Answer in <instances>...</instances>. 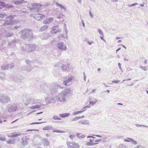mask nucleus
Masks as SVG:
<instances>
[{
	"label": "nucleus",
	"mask_w": 148,
	"mask_h": 148,
	"mask_svg": "<svg viewBox=\"0 0 148 148\" xmlns=\"http://www.w3.org/2000/svg\"><path fill=\"white\" fill-rule=\"evenodd\" d=\"M90 106H86L85 107H84L83 108V110H86V108H90Z\"/></svg>",
	"instance_id": "obj_60"
},
{
	"label": "nucleus",
	"mask_w": 148,
	"mask_h": 148,
	"mask_svg": "<svg viewBox=\"0 0 148 148\" xmlns=\"http://www.w3.org/2000/svg\"><path fill=\"white\" fill-rule=\"evenodd\" d=\"M98 32L100 34L103 36H104V35L103 33L102 30L100 29H98Z\"/></svg>",
	"instance_id": "obj_42"
},
{
	"label": "nucleus",
	"mask_w": 148,
	"mask_h": 148,
	"mask_svg": "<svg viewBox=\"0 0 148 148\" xmlns=\"http://www.w3.org/2000/svg\"><path fill=\"white\" fill-rule=\"evenodd\" d=\"M29 46L28 45H24L21 47V50L22 51H25L26 52H29Z\"/></svg>",
	"instance_id": "obj_20"
},
{
	"label": "nucleus",
	"mask_w": 148,
	"mask_h": 148,
	"mask_svg": "<svg viewBox=\"0 0 148 148\" xmlns=\"http://www.w3.org/2000/svg\"><path fill=\"white\" fill-rule=\"evenodd\" d=\"M132 140V139L131 138H127L124 140V141L126 142H131Z\"/></svg>",
	"instance_id": "obj_46"
},
{
	"label": "nucleus",
	"mask_w": 148,
	"mask_h": 148,
	"mask_svg": "<svg viewBox=\"0 0 148 148\" xmlns=\"http://www.w3.org/2000/svg\"><path fill=\"white\" fill-rule=\"evenodd\" d=\"M89 13H90V16L92 18H93V16L92 14L91 13V12L90 10L89 11Z\"/></svg>",
	"instance_id": "obj_62"
},
{
	"label": "nucleus",
	"mask_w": 148,
	"mask_h": 148,
	"mask_svg": "<svg viewBox=\"0 0 148 148\" xmlns=\"http://www.w3.org/2000/svg\"><path fill=\"white\" fill-rule=\"evenodd\" d=\"M25 62L26 64H29H29L31 66H32V64H35V63H34V62L32 61H31L28 60H25Z\"/></svg>",
	"instance_id": "obj_34"
},
{
	"label": "nucleus",
	"mask_w": 148,
	"mask_h": 148,
	"mask_svg": "<svg viewBox=\"0 0 148 148\" xmlns=\"http://www.w3.org/2000/svg\"><path fill=\"white\" fill-rule=\"evenodd\" d=\"M132 143L134 145H136L137 144V142L134 140L133 139H132V140L131 141Z\"/></svg>",
	"instance_id": "obj_53"
},
{
	"label": "nucleus",
	"mask_w": 148,
	"mask_h": 148,
	"mask_svg": "<svg viewBox=\"0 0 148 148\" xmlns=\"http://www.w3.org/2000/svg\"><path fill=\"white\" fill-rule=\"evenodd\" d=\"M119 82H120V80H114V81H112V82H114V83H118Z\"/></svg>",
	"instance_id": "obj_59"
},
{
	"label": "nucleus",
	"mask_w": 148,
	"mask_h": 148,
	"mask_svg": "<svg viewBox=\"0 0 148 148\" xmlns=\"http://www.w3.org/2000/svg\"><path fill=\"white\" fill-rule=\"evenodd\" d=\"M19 105L16 103L9 104L6 107V110L10 113L18 111L19 109Z\"/></svg>",
	"instance_id": "obj_5"
},
{
	"label": "nucleus",
	"mask_w": 148,
	"mask_h": 148,
	"mask_svg": "<svg viewBox=\"0 0 148 148\" xmlns=\"http://www.w3.org/2000/svg\"><path fill=\"white\" fill-rule=\"evenodd\" d=\"M33 17L37 20L40 21L44 18L45 16L42 14H37L33 16Z\"/></svg>",
	"instance_id": "obj_16"
},
{
	"label": "nucleus",
	"mask_w": 148,
	"mask_h": 148,
	"mask_svg": "<svg viewBox=\"0 0 148 148\" xmlns=\"http://www.w3.org/2000/svg\"><path fill=\"white\" fill-rule=\"evenodd\" d=\"M11 101L10 97L5 94H2L0 95V103H7Z\"/></svg>",
	"instance_id": "obj_8"
},
{
	"label": "nucleus",
	"mask_w": 148,
	"mask_h": 148,
	"mask_svg": "<svg viewBox=\"0 0 148 148\" xmlns=\"http://www.w3.org/2000/svg\"><path fill=\"white\" fill-rule=\"evenodd\" d=\"M21 133L19 132L15 133H13V134L11 135H10L8 136L12 138L16 137L18 136H19L21 135Z\"/></svg>",
	"instance_id": "obj_26"
},
{
	"label": "nucleus",
	"mask_w": 148,
	"mask_h": 148,
	"mask_svg": "<svg viewBox=\"0 0 148 148\" xmlns=\"http://www.w3.org/2000/svg\"><path fill=\"white\" fill-rule=\"evenodd\" d=\"M85 110H83L81 111L75 112L73 113V115H75L77 114L81 113L83 112H84L85 111Z\"/></svg>",
	"instance_id": "obj_31"
},
{
	"label": "nucleus",
	"mask_w": 148,
	"mask_h": 148,
	"mask_svg": "<svg viewBox=\"0 0 148 148\" xmlns=\"http://www.w3.org/2000/svg\"><path fill=\"white\" fill-rule=\"evenodd\" d=\"M21 37L23 39L29 40L34 37L33 34L31 29H22L20 31Z\"/></svg>",
	"instance_id": "obj_2"
},
{
	"label": "nucleus",
	"mask_w": 148,
	"mask_h": 148,
	"mask_svg": "<svg viewBox=\"0 0 148 148\" xmlns=\"http://www.w3.org/2000/svg\"><path fill=\"white\" fill-rule=\"evenodd\" d=\"M97 144V143H91L90 142H87L86 143V145L87 146H92L94 145H95Z\"/></svg>",
	"instance_id": "obj_36"
},
{
	"label": "nucleus",
	"mask_w": 148,
	"mask_h": 148,
	"mask_svg": "<svg viewBox=\"0 0 148 148\" xmlns=\"http://www.w3.org/2000/svg\"><path fill=\"white\" fill-rule=\"evenodd\" d=\"M53 19V18H49L44 20L43 21L42 23L43 24H48L52 22Z\"/></svg>",
	"instance_id": "obj_19"
},
{
	"label": "nucleus",
	"mask_w": 148,
	"mask_h": 148,
	"mask_svg": "<svg viewBox=\"0 0 148 148\" xmlns=\"http://www.w3.org/2000/svg\"><path fill=\"white\" fill-rule=\"evenodd\" d=\"M6 121V120H3L2 119L0 118V124L3 122H5Z\"/></svg>",
	"instance_id": "obj_54"
},
{
	"label": "nucleus",
	"mask_w": 148,
	"mask_h": 148,
	"mask_svg": "<svg viewBox=\"0 0 148 148\" xmlns=\"http://www.w3.org/2000/svg\"><path fill=\"white\" fill-rule=\"evenodd\" d=\"M87 138H91V139H89V141L91 142H93V141L95 140V137H94L92 136H87Z\"/></svg>",
	"instance_id": "obj_32"
},
{
	"label": "nucleus",
	"mask_w": 148,
	"mask_h": 148,
	"mask_svg": "<svg viewBox=\"0 0 148 148\" xmlns=\"http://www.w3.org/2000/svg\"><path fill=\"white\" fill-rule=\"evenodd\" d=\"M0 35L1 37L4 36L8 38L13 36L14 34L13 33L8 32L4 29L2 28L0 30Z\"/></svg>",
	"instance_id": "obj_9"
},
{
	"label": "nucleus",
	"mask_w": 148,
	"mask_h": 148,
	"mask_svg": "<svg viewBox=\"0 0 148 148\" xmlns=\"http://www.w3.org/2000/svg\"><path fill=\"white\" fill-rule=\"evenodd\" d=\"M140 68L144 71H146L147 70V66H141Z\"/></svg>",
	"instance_id": "obj_45"
},
{
	"label": "nucleus",
	"mask_w": 148,
	"mask_h": 148,
	"mask_svg": "<svg viewBox=\"0 0 148 148\" xmlns=\"http://www.w3.org/2000/svg\"><path fill=\"white\" fill-rule=\"evenodd\" d=\"M45 100L46 102L48 103H54L58 101H60V100L58 95L53 97H51V98L47 97L45 99Z\"/></svg>",
	"instance_id": "obj_10"
},
{
	"label": "nucleus",
	"mask_w": 148,
	"mask_h": 148,
	"mask_svg": "<svg viewBox=\"0 0 148 148\" xmlns=\"http://www.w3.org/2000/svg\"><path fill=\"white\" fill-rule=\"evenodd\" d=\"M1 69L2 70H5L8 69V64L6 65H3L1 66Z\"/></svg>",
	"instance_id": "obj_35"
},
{
	"label": "nucleus",
	"mask_w": 148,
	"mask_h": 148,
	"mask_svg": "<svg viewBox=\"0 0 148 148\" xmlns=\"http://www.w3.org/2000/svg\"><path fill=\"white\" fill-rule=\"evenodd\" d=\"M70 114L69 113H66L62 114H59V116L60 117L64 118L70 115Z\"/></svg>",
	"instance_id": "obj_24"
},
{
	"label": "nucleus",
	"mask_w": 148,
	"mask_h": 148,
	"mask_svg": "<svg viewBox=\"0 0 148 148\" xmlns=\"http://www.w3.org/2000/svg\"><path fill=\"white\" fill-rule=\"evenodd\" d=\"M22 142L20 146V148H24L23 146L24 147L28 143V141L25 137H23L21 139Z\"/></svg>",
	"instance_id": "obj_14"
},
{
	"label": "nucleus",
	"mask_w": 148,
	"mask_h": 148,
	"mask_svg": "<svg viewBox=\"0 0 148 148\" xmlns=\"http://www.w3.org/2000/svg\"><path fill=\"white\" fill-rule=\"evenodd\" d=\"M52 129V127L51 125L47 126L43 128V130H51Z\"/></svg>",
	"instance_id": "obj_37"
},
{
	"label": "nucleus",
	"mask_w": 148,
	"mask_h": 148,
	"mask_svg": "<svg viewBox=\"0 0 148 148\" xmlns=\"http://www.w3.org/2000/svg\"><path fill=\"white\" fill-rule=\"evenodd\" d=\"M102 140L101 139H99V140H95V143H97V144L99 142H101Z\"/></svg>",
	"instance_id": "obj_56"
},
{
	"label": "nucleus",
	"mask_w": 148,
	"mask_h": 148,
	"mask_svg": "<svg viewBox=\"0 0 148 148\" xmlns=\"http://www.w3.org/2000/svg\"><path fill=\"white\" fill-rule=\"evenodd\" d=\"M73 77H69L67 80H65L63 81V84L65 86H66L68 83L72 81V79H73Z\"/></svg>",
	"instance_id": "obj_23"
},
{
	"label": "nucleus",
	"mask_w": 148,
	"mask_h": 148,
	"mask_svg": "<svg viewBox=\"0 0 148 148\" xmlns=\"http://www.w3.org/2000/svg\"><path fill=\"white\" fill-rule=\"evenodd\" d=\"M48 25H45L42 26L39 29V31L40 32H43L47 30L48 27Z\"/></svg>",
	"instance_id": "obj_22"
},
{
	"label": "nucleus",
	"mask_w": 148,
	"mask_h": 148,
	"mask_svg": "<svg viewBox=\"0 0 148 148\" xmlns=\"http://www.w3.org/2000/svg\"><path fill=\"white\" fill-rule=\"evenodd\" d=\"M135 125L137 127H148L146 125H139L138 124H135Z\"/></svg>",
	"instance_id": "obj_41"
},
{
	"label": "nucleus",
	"mask_w": 148,
	"mask_h": 148,
	"mask_svg": "<svg viewBox=\"0 0 148 148\" xmlns=\"http://www.w3.org/2000/svg\"><path fill=\"white\" fill-rule=\"evenodd\" d=\"M15 140L14 139H10L6 141V143L9 144H15Z\"/></svg>",
	"instance_id": "obj_29"
},
{
	"label": "nucleus",
	"mask_w": 148,
	"mask_h": 148,
	"mask_svg": "<svg viewBox=\"0 0 148 148\" xmlns=\"http://www.w3.org/2000/svg\"><path fill=\"white\" fill-rule=\"evenodd\" d=\"M22 79V78L21 77H16L14 78V81L17 82H21Z\"/></svg>",
	"instance_id": "obj_28"
},
{
	"label": "nucleus",
	"mask_w": 148,
	"mask_h": 148,
	"mask_svg": "<svg viewBox=\"0 0 148 148\" xmlns=\"http://www.w3.org/2000/svg\"><path fill=\"white\" fill-rule=\"evenodd\" d=\"M7 6L8 8H12L13 7V5H11V4H8L7 5Z\"/></svg>",
	"instance_id": "obj_61"
},
{
	"label": "nucleus",
	"mask_w": 148,
	"mask_h": 148,
	"mask_svg": "<svg viewBox=\"0 0 148 148\" xmlns=\"http://www.w3.org/2000/svg\"><path fill=\"white\" fill-rule=\"evenodd\" d=\"M14 64L13 63H12L10 64H8V69H11L14 67Z\"/></svg>",
	"instance_id": "obj_39"
},
{
	"label": "nucleus",
	"mask_w": 148,
	"mask_h": 148,
	"mask_svg": "<svg viewBox=\"0 0 148 148\" xmlns=\"http://www.w3.org/2000/svg\"><path fill=\"white\" fill-rule=\"evenodd\" d=\"M57 47L59 50L61 51L66 50L67 49L66 45L63 42H59Z\"/></svg>",
	"instance_id": "obj_12"
},
{
	"label": "nucleus",
	"mask_w": 148,
	"mask_h": 148,
	"mask_svg": "<svg viewBox=\"0 0 148 148\" xmlns=\"http://www.w3.org/2000/svg\"><path fill=\"white\" fill-rule=\"evenodd\" d=\"M51 43L53 45H56L57 46V45L59 42L57 40L54 39L51 41Z\"/></svg>",
	"instance_id": "obj_30"
},
{
	"label": "nucleus",
	"mask_w": 148,
	"mask_h": 148,
	"mask_svg": "<svg viewBox=\"0 0 148 148\" xmlns=\"http://www.w3.org/2000/svg\"><path fill=\"white\" fill-rule=\"evenodd\" d=\"M97 101V100L96 99H95L94 101H90L89 102L90 104L94 105L95 104Z\"/></svg>",
	"instance_id": "obj_38"
},
{
	"label": "nucleus",
	"mask_w": 148,
	"mask_h": 148,
	"mask_svg": "<svg viewBox=\"0 0 148 148\" xmlns=\"http://www.w3.org/2000/svg\"><path fill=\"white\" fill-rule=\"evenodd\" d=\"M60 30L58 28V27L56 26L53 27L51 30V32L52 34H56L58 32H60Z\"/></svg>",
	"instance_id": "obj_17"
},
{
	"label": "nucleus",
	"mask_w": 148,
	"mask_h": 148,
	"mask_svg": "<svg viewBox=\"0 0 148 148\" xmlns=\"http://www.w3.org/2000/svg\"><path fill=\"white\" fill-rule=\"evenodd\" d=\"M86 42L88 45H91L92 43H94V42L93 41L90 42L88 40H86Z\"/></svg>",
	"instance_id": "obj_52"
},
{
	"label": "nucleus",
	"mask_w": 148,
	"mask_h": 148,
	"mask_svg": "<svg viewBox=\"0 0 148 148\" xmlns=\"http://www.w3.org/2000/svg\"><path fill=\"white\" fill-rule=\"evenodd\" d=\"M53 132H56L59 133H64L65 132L64 131H60V130H53Z\"/></svg>",
	"instance_id": "obj_47"
},
{
	"label": "nucleus",
	"mask_w": 148,
	"mask_h": 148,
	"mask_svg": "<svg viewBox=\"0 0 148 148\" xmlns=\"http://www.w3.org/2000/svg\"><path fill=\"white\" fill-rule=\"evenodd\" d=\"M118 66L120 69V70L121 71L123 72V71L122 69V68H121V64L120 63H118Z\"/></svg>",
	"instance_id": "obj_51"
},
{
	"label": "nucleus",
	"mask_w": 148,
	"mask_h": 148,
	"mask_svg": "<svg viewBox=\"0 0 148 148\" xmlns=\"http://www.w3.org/2000/svg\"><path fill=\"white\" fill-rule=\"evenodd\" d=\"M79 119V118L78 117H75L74 118L72 119H71V121H76Z\"/></svg>",
	"instance_id": "obj_50"
},
{
	"label": "nucleus",
	"mask_w": 148,
	"mask_h": 148,
	"mask_svg": "<svg viewBox=\"0 0 148 148\" xmlns=\"http://www.w3.org/2000/svg\"><path fill=\"white\" fill-rule=\"evenodd\" d=\"M45 89L44 90V92L47 95H49L50 93L51 95H53L55 92H56L58 87H60L61 88H62L60 87L59 85H52L50 87L49 89H48V87L46 86H44Z\"/></svg>",
	"instance_id": "obj_4"
},
{
	"label": "nucleus",
	"mask_w": 148,
	"mask_h": 148,
	"mask_svg": "<svg viewBox=\"0 0 148 148\" xmlns=\"http://www.w3.org/2000/svg\"><path fill=\"white\" fill-rule=\"evenodd\" d=\"M66 144L68 145V148H79V145L74 142L72 141L70 142L67 141Z\"/></svg>",
	"instance_id": "obj_11"
},
{
	"label": "nucleus",
	"mask_w": 148,
	"mask_h": 148,
	"mask_svg": "<svg viewBox=\"0 0 148 148\" xmlns=\"http://www.w3.org/2000/svg\"><path fill=\"white\" fill-rule=\"evenodd\" d=\"M37 140V142L36 143V145H38L40 144V141L42 142L43 144L46 146H49V143L47 139H44L43 138H41L39 136H37L35 138L34 141Z\"/></svg>",
	"instance_id": "obj_7"
},
{
	"label": "nucleus",
	"mask_w": 148,
	"mask_h": 148,
	"mask_svg": "<svg viewBox=\"0 0 148 148\" xmlns=\"http://www.w3.org/2000/svg\"><path fill=\"white\" fill-rule=\"evenodd\" d=\"M6 140V139L5 138H2L0 137V140L3 141H5Z\"/></svg>",
	"instance_id": "obj_55"
},
{
	"label": "nucleus",
	"mask_w": 148,
	"mask_h": 148,
	"mask_svg": "<svg viewBox=\"0 0 148 148\" xmlns=\"http://www.w3.org/2000/svg\"><path fill=\"white\" fill-rule=\"evenodd\" d=\"M118 148H128L127 147L125 146V145H120Z\"/></svg>",
	"instance_id": "obj_48"
},
{
	"label": "nucleus",
	"mask_w": 148,
	"mask_h": 148,
	"mask_svg": "<svg viewBox=\"0 0 148 148\" xmlns=\"http://www.w3.org/2000/svg\"><path fill=\"white\" fill-rule=\"evenodd\" d=\"M81 134H77V137L80 139H82L85 137V135H80Z\"/></svg>",
	"instance_id": "obj_33"
},
{
	"label": "nucleus",
	"mask_w": 148,
	"mask_h": 148,
	"mask_svg": "<svg viewBox=\"0 0 148 148\" xmlns=\"http://www.w3.org/2000/svg\"><path fill=\"white\" fill-rule=\"evenodd\" d=\"M79 124H81L84 125H89V122L87 120H84L79 121L78 122Z\"/></svg>",
	"instance_id": "obj_25"
},
{
	"label": "nucleus",
	"mask_w": 148,
	"mask_h": 148,
	"mask_svg": "<svg viewBox=\"0 0 148 148\" xmlns=\"http://www.w3.org/2000/svg\"><path fill=\"white\" fill-rule=\"evenodd\" d=\"M71 91L70 88H67L63 90L58 94V95L60 102H63L65 101L66 98L70 94Z\"/></svg>",
	"instance_id": "obj_3"
},
{
	"label": "nucleus",
	"mask_w": 148,
	"mask_h": 148,
	"mask_svg": "<svg viewBox=\"0 0 148 148\" xmlns=\"http://www.w3.org/2000/svg\"><path fill=\"white\" fill-rule=\"evenodd\" d=\"M29 47V52H32L34 51L36 49V46L35 45L33 44H28Z\"/></svg>",
	"instance_id": "obj_21"
},
{
	"label": "nucleus",
	"mask_w": 148,
	"mask_h": 148,
	"mask_svg": "<svg viewBox=\"0 0 148 148\" xmlns=\"http://www.w3.org/2000/svg\"><path fill=\"white\" fill-rule=\"evenodd\" d=\"M27 3V6L28 8H29V10L32 11L33 12H38L42 7V5H39L38 4L34 3L32 4V8H30V6L29 4V2H28Z\"/></svg>",
	"instance_id": "obj_6"
},
{
	"label": "nucleus",
	"mask_w": 148,
	"mask_h": 148,
	"mask_svg": "<svg viewBox=\"0 0 148 148\" xmlns=\"http://www.w3.org/2000/svg\"><path fill=\"white\" fill-rule=\"evenodd\" d=\"M76 135L74 134H71L69 136V137L72 140H73L75 137Z\"/></svg>",
	"instance_id": "obj_44"
},
{
	"label": "nucleus",
	"mask_w": 148,
	"mask_h": 148,
	"mask_svg": "<svg viewBox=\"0 0 148 148\" xmlns=\"http://www.w3.org/2000/svg\"><path fill=\"white\" fill-rule=\"evenodd\" d=\"M40 37L43 40H47L51 37L50 34L47 33H44L40 35Z\"/></svg>",
	"instance_id": "obj_15"
},
{
	"label": "nucleus",
	"mask_w": 148,
	"mask_h": 148,
	"mask_svg": "<svg viewBox=\"0 0 148 148\" xmlns=\"http://www.w3.org/2000/svg\"><path fill=\"white\" fill-rule=\"evenodd\" d=\"M134 148H145L143 146H137L136 147H135Z\"/></svg>",
	"instance_id": "obj_57"
},
{
	"label": "nucleus",
	"mask_w": 148,
	"mask_h": 148,
	"mask_svg": "<svg viewBox=\"0 0 148 148\" xmlns=\"http://www.w3.org/2000/svg\"><path fill=\"white\" fill-rule=\"evenodd\" d=\"M56 5L57 6L59 7L61 9H63L65 10H66V8L62 5L59 4L58 2H56Z\"/></svg>",
	"instance_id": "obj_27"
},
{
	"label": "nucleus",
	"mask_w": 148,
	"mask_h": 148,
	"mask_svg": "<svg viewBox=\"0 0 148 148\" xmlns=\"http://www.w3.org/2000/svg\"><path fill=\"white\" fill-rule=\"evenodd\" d=\"M53 119L55 120H61V119L58 117L57 116H54L53 117Z\"/></svg>",
	"instance_id": "obj_49"
},
{
	"label": "nucleus",
	"mask_w": 148,
	"mask_h": 148,
	"mask_svg": "<svg viewBox=\"0 0 148 148\" xmlns=\"http://www.w3.org/2000/svg\"><path fill=\"white\" fill-rule=\"evenodd\" d=\"M138 4V3H134L133 4H131L130 6H131V7H132V6H134L137 5Z\"/></svg>",
	"instance_id": "obj_58"
},
{
	"label": "nucleus",
	"mask_w": 148,
	"mask_h": 148,
	"mask_svg": "<svg viewBox=\"0 0 148 148\" xmlns=\"http://www.w3.org/2000/svg\"><path fill=\"white\" fill-rule=\"evenodd\" d=\"M24 103L27 106L29 104H31L32 106L29 107V108L32 109H40L41 106V104L39 102V100L35 99L34 98L27 99L26 97H24L23 99Z\"/></svg>",
	"instance_id": "obj_1"
},
{
	"label": "nucleus",
	"mask_w": 148,
	"mask_h": 148,
	"mask_svg": "<svg viewBox=\"0 0 148 148\" xmlns=\"http://www.w3.org/2000/svg\"><path fill=\"white\" fill-rule=\"evenodd\" d=\"M14 16L11 15L6 17L7 19H10L9 20L6 21L4 25L5 26V25H12V24H13L14 21L13 18Z\"/></svg>",
	"instance_id": "obj_13"
},
{
	"label": "nucleus",
	"mask_w": 148,
	"mask_h": 148,
	"mask_svg": "<svg viewBox=\"0 0 148 148\" xmlns=\"http://www.w3.org/2000/svg\"><path fill=\"white\" fill-rule=\"evenodd\" d=\"M61 68L63 70L65 71L67 69V66L66 65L62 64L61 66Z\"/></svg>",
	"instance_id": "obj_43"
},
{
	"label": "nucleus",
	"mask_w": 148,
	"mask_h": 148,
	"mask_svg": "<svg viewBox=\"0 0 148 148\" xmlns=\"http://www.w3.org/2000/svg\"><path fill=\"white\" fill-rule=\"evenodd\" d=\"M32 69V68H31L30 69H28V68H27L26 70L28 72L30 71Z\"/></svg>",
	"instance_id": "obj_64"
},
{
	"label": "nucleus",
	"mask_w": 148,
	"mask_h": 148,
	"mask_svg": "<svg viewBox=\"0 0 148 148\" xmlns=\"http://www.w3.org/2000/svg\"><path fill=\"white\" fill-rule=\"evenodd\" d=\"M6 42V41L5 40H3L2 41L1 44L3 45Z\"/></svg>",
	"instance_id": "obj_63"
},
{
	"label": "nucleus",
	"mask_w": 148,
	"mask_h": 148,
	"mask_svg": "<svg viewBox=\"0 0 148 148\" xmlns=\"http://www.w3.org/2000/svg\"><path fill=\"white\" fill-rule=\"evenodd\" d=\"M28 3L27 1H25L24 0H16L14 2V4L16 5H19L22 4H23L24 3Z\"/></svg>",
	"instance_id": "obj_18"
},
{
	"label": "nucleus",
	"mask_w": 148,
	"mask_h": 148,
	"mask_svg": "<svg viewBox=\"0 0 148 148\" xmlns=\"http://www.w3.org/2000/svg\"><path fill=\"white\" fill-rule=\"evenodd\" d=\"M5 76V74L2 73H0V79H1L2 80L4 79V77Z\"/></svg>",
	"instance_id": "obj_40"
}]
</instances>
